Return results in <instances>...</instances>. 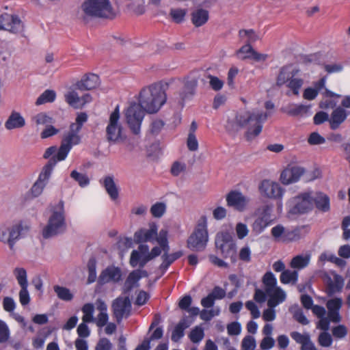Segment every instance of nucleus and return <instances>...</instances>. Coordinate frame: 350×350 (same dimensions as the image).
<instances>
[{"mask_svg":"<svg viewBox=\"0 0 350 350\" xmlns=\"http://www.w3.org/2000/svg\"><path fill=\"white\" fill-rule=\"evenodd\" d=\"M270 113L266 111L254 109L238 113L234 119L235 125L245 130V137L251 142L262 132L263 124Z\"/></svg>","mask_w":350,"mask_h":350,"instance_id":"1","label":"nucleus"},{"mask_svg":"<svg viewBox=\"0 0 350 350\" xmlns=\"http://www.w3.org/2000/svg\"><path fill=\"white\" fill-rule=\"evenodd\" d=\"M167 84L154 83L144 87L139 93L138 103L148 113H156L167 102Z\"/></svg>","mask_w":350,"mask_h":350,"instance_id":"2","label":"nucleus"},{"mask_svg":"<svg viewBox=\"0 0 350 350\" xmlns=\"http://www.w3.org/2000/svg\"><path fill=\"white\" fill-rule=\"evenodd\" d=\"M262 282L263 289L255 291L254 299L258 303H263L267 299V306H278L283 303L286 298L285 291L277 285V279L271 271L263 275Z\"/></svg>","mask_w":350,"mask_h":350,"instance_id":"3","label":"nucleus"},{"mask_svg":"<svg viewBox=\"0 0 350 350\" xmlns=\"http://www.w3.org/2000/svg\"><path fill=\"white\" fill-rule=\"evenodd\" d=\"M67 229L64 202L60 200L50 208V214L41 233L47 239L64 233Z\"/></svg>","mask_w":350,"mask_h":350,"instance_id":"4","label":"nucleus"},{"mask_svg":"<svg viewBox=\"0 0 350 350\" xmlns=\"http://www.w3.org/2000/svg\"><path fill=\"white\" fill-rule=\"evenodd\" d=\"M81 16L112 19L116 12L110 0H85L81 5Z\"/></svg>","mask_w":350,"mask_h":350,"instance_id":"5","label":"nucleus"},{"mask_svg":"<svg viewBox=\"0 0 350 350\" xmlns=\"http://www.w3.org/2000/svg\"><path fill=\"white\" fill-rule=\"evenodd\" d=\"M208 240L207 219L202 216L199 219L193 232L189 237L187 246L191 250L200 251L206 247Z\"/></svg>","mask_w":350,"mask_h":350,"instance_id":"6","label":"nucleus"},{"mask_svg":"<svg viewBox=\"0 0 350 350\" xmlns=\"http://www.w3.org/2000/svg\"><path fill=\"white\" fill-rule=\"evenodd\" d=\"M298 72L299 70L292 66L283 67L278 75L277 85L282 86L286 84L295 95H298L304 83L302 79L296 77Z\"/></svg>","mask_w":350,"mask_h":350,"instance_id":"7","label":"nucleus"},{"mask_svg":"<svg viewBox=\"0 0 350 350\" xmlns=\"http://www.w3.org/2000/svg\"><path fill=\"white\" fill-rule=\"evenodd\" d=\"M120 118V107L119 105H117L113 111L110 114L106 127V137L110 142H120L125 138L124 129Z\"/></svg>","mask_w":350,"mask_h":350,"instance_id":"8","label":"nucleus"},{"mask_svg":"<svg viewBox=\"0 0 350 350\" xmlns=\"http://www.w3.org/2000/svg\"><path fill=\"white\" fill-rule=\"evenodd\" d=\"M314 205L312 191H306L291 198L287 206L289 214L305 213L312 210Z\"/></svg>","mask_w":350,"mask_h":350,"instance_id":"9","label":"nucleus"},{"mask_svg":"<svg viewBox=\"0 0 350 350\" xmlns=\"http://www.w3.org/2000/svg\"><path fill=\"white\" fill-rule=\"evenodd\" d=\"M258 190L260 195L266 198L280 200L278 202V209L282 210V199L284 196L285 189L278 182L265 179L258 185Z\"/></svg>","mask_w":350,"mask_h":350,"instance_id":"10","label":"nucleus"},{"mask_svg":"<svg viewBox=\"0 0 350 350\" xmlns=\"http://www.w3.org/2000/svg\"><path fill=\"white\" fill-rule=\"evenodd\" d=\"M146 111L143 109L138 103H133L125 109L124 116L126 122L131 131L137 135L140 133L141 125L145 116Z\"/></svg>","mask_w":350,"mask_h":350,"instance_id":"11","label":"nucleus"},{"mask_svg":"<svg viewBox=\"0 0 350 350\" xmlns=\"http://www.w3.org/2000/svg\"><path fill=\"white\" fill-rule=\"evenodd\" d=\"M27 229L22 222H17L12 225H2L0 226V242L8 244L10 249L13 250L14 245L18 241L22 232Z\"/></svg>","mask_w":350,"mask_h":350,"instance_id":"12","label":"nucleus"},{"mask_svg":"<svg viewBox=\"0 0 350 350\" xmlns=\"http://www.w3.org/2000/svg\"><path fill=\"white\" fill-rule=\"evenodd\" d=\"M167 235V230L165 229H161L159 231V234L157 238V243L162 247L163 251L164 252V254L161 257L163 262L160 265V269L163 272H165L173 262L183 255V252L182 251H178L170 254H168L170 246L168 244Z\"/></svg>","mask_w":350,"mask_h":350,"instance_id":"13","label":"nucleus"},{"mask_svg":"<svg viewBox=\"0 0 350 350\" xmlns=\"http://www.w3.org/2000/svg\"><path fill=\"white\" fill-rule=\"evenodd\" d=\"M215 246L224 258H232L237 252V244L229 231L219 232L215 237Z\"/></svg>","mask_w":350,"mask_h":350,"instance_id":"14","label":"nucleus"},{"mask_svg":"<svg viewBox=\"0 0 350 350\" xmlns=\"http://www.w3.org/2000/svg\"><path fill=\"white\" fill-rule=\"evenodd\" d=\"M55 165L56 161L54 159L49 160L42 167L37 180L31 188L30 191L32 196L36 198L42 193L44 189L49 183Z\"/></svg>","mask_w":350,"mask_h":350,"instance_id":"15","label":"nucleus"},{"mask_svg":"<svg viewBox=\"0 0 350 350\" xmlns=\"http://www.w3.org/2000/svg\"><path fill=\"white\" fill-rule=\"evenodd\" d=\"M13 273L18 282L21 289L18 293L19 301L23 306L28 305L30 302V295L28 291V281L27 271L24 268L16 267Z\"/></svg>","mask_w":350,"mask_h":350,"instance_id":"16","label":"nucleus"},{"mask_svg":"<svg viewBox=\"0 0 350 350\" xmlns=\"http://www.w3.org/2000/svg\"><path fill=\"white\" fill-rule=\"evenodd\" d=\"M270 232L272 237L277 242L287 243L300 239L299 232L297 229L289 230L282 224L274 226Z\"/></svg>","mask_w":350,"mask_h":350,"instance_id":"17","label":"nucleus"},{"mask_svg":"<svg viewBox=\"0 0 350 350\" xmlns=\"http://www.w3.org/2000/svg\"><path fill=\"white\" fill-rule=\"evenodd\" d=\"M159 234L158 226L154 222H150L147 227L142 228L135 232L134 240L139 243L144 242H157Z\"/></svg>","mask_w":350,"mask_h":350,"instance_id":"18","label":"nucleus"},{"mask_svg":"<svg viewBox=\"0 0 350 350\" xmlns=\"http://www.w3.org/2000/svg\"><path fill=\"white\" fill-rule=\"evenodd\" d=\"M6 30L14 33H21L23 23L16 15L8 13L0 15V30Z\"/></svg>","mask_w":350,"mask_h":350,"instance_id":"19","label":"nucleus"},{"mask_svg":"<svg viewBox=\"0 0 350 350\" xmlns=\"http://www.w3.org/2000/svg\"><path fill=\"white\" fill-rule=\"evenodd\" d=\"M113 314L118 322L127 318L131 313V304L128 297H119L112 304Z\"/></svg>","mask_w":350,"mask_h":350,"instance_id":"20","label":"nucleus"},{"mask_svg":"<svg viewBox=\"0 0 350 350\" xmlns=\"http://www.w3.org/2000/svg\"><path fill=\"white\" fill-rule=\"evenodd\" d=\"M122 272L120 267L110 265L103 269L98 276V281L100 284H116L122 280Z\"/></svg>","mask_w":350,"mask_h":350,"instance_id":"21","label":"nucleus"},{"mask_svg":"<svg viewBox=\"0 0 350 350\" xmlns=\"http://www.w3.org/2000/svg\"><path fill=\"white\" fill-rule=\"evenodd\" d=\"M150 261L149 247L145 244L139 245L137 250H133L130 257V265L132 267L139 266L143 268Z\"/></svg>","mask_w":350,"mask_h":350,"instance_id":"22","label":"nucleus"},{"mask_svg":"<svg viewBox=\"0 0 350 350\" xmlns=\"http://www.w3.org/2000/svg\"><path fill=\"white\" fill-rule=\"evenodd\" d=\"M226 202L228 206L233 207L239 211H243L250 202V198L239 191H232L227 195Z\"/></svg>","mask_w":350,"mask_h":350,"instance_id":"23","label":"nucleus"},{"mask_svg":"<svg viewBox=\"0 0 350 350\" xmlns=\"http://www.w3.org/2000/svg\"><path fill=\"white\" fill-rule=\"evenodd\" d=\"M304 172V168L300 166L288 167L281 173L280 180L284 185L296 183L300 179Z\"/></svg>","mask_w":350,"mask_h":350,"instance_id":"24","label":"nucleus"},{"mask_svg":"<svg viewBox=\"0 0 350 350\" xmlns=\"http://www.w3.org/2000/svg\"><path fill=\"white\" fill-rule=\"evenodd\" d=\"M342 304V299L339 297L331 299L327 301L326 306L328 310V317L331 321L338 323L341 320L340 309Z\"/></svg>","mask_w":350,"mask_h":350,"instance_id":"25","label":"nucleus"},{"mask_svg":"<svg viewBox=\"0 0 350 350\" xmlns=\"http://www.w3.org/2000/svg\"><path fill=\"white\" fill-rule=\"evenodd\" d=\"M26 122L22 114L16 111H12L5 122V128L8 131L20 129L25 126Z\"/></svg>","mask_w":350,"mask_h":350,"instance_id":"26","label":"nucleus"},{"mask_svg":"<svg viewBox=\"0 0 350 350\" xmlns=\"http://www.w3.org/2000/svg\"><path fill=\"white\" fill-rule=\"evenodd\" d=\"M100 83L99 77L95 74L85 75L75 84V88L79 90H89L96 88Z\"/></svg>","mask_w":350,"mask_h":350,"instance_id":"27","label":"nucleus"},{"mask_svg":"<svg viewBox=\"0 0 350 350\" xmlns=\"http://www.w3.org/2000/svg\"><path fill=\"white\" fill-rule=\"evenodd\" d=\"M291 336L297 343L301 345V350H317L308 333L292 332Z\"/></svg>","mask_w":350,"mask_h":350,"instance_id":"28","label":"nucleus"},{"mask_svg":"<svg viewBox=\"0 0 350 350\" xmlns=\"http://www.w3.org/2000/svg\"><path fill=\"white\" fill-rule=\"evenodd\" d=\"M148 276L147 271L143 269H135L131 271L124 282V289L126 291H131L138 285L139 280Z\"/></svg>","mask_w":350,"mask_h":350,"instance_id":"29","label":"nucleus"},{"mask_svg":"<svg viewBox=\"0 0 350 350\" xmlns=\"http://www.w3.org/2000/svg\"><path fill=\"white\" fill-rule=\"evenodd\" d=\"M183 84L182 91L180 92V98L181 101L184 102L185 100L191 98L195 92V90L198 85V81L196 79H185L183 81H178Z\"/></svg>","mask_w":350,"mask_h":350,"instance_id":"30","label":"nucleus"},{"mask_svg":"<svg viewBox=\"0 0 350 350\" xmlns=\"http://www.w3.org/2000/svg\"><path fill=\"white\" fill-rule=\"evenodd\" d=\"M347 113L345 109L338 107L336 108L329 119V123L332 129H336L340 124H342L347 117Z\"/></svg>","mask_w":350,"mask_h":350,"instance_id":"31","label":"nucleus"},{"mask_svg":"<svg viewBox=\"0 0 350 350\" xmlns=\"http://www.w3.org/2000/svg\"><path fill=\"white\" fill-rule=\"evenodd\" d=\"M327 284L328 293L332 295L341 291L344 286V279L340 275L334 273L333 279L327 277Z\"/></svg>","mask_w":350,"mask_h":350,"instance_id":"32","label":"nucleus"},{"mask_svg":"<svg viewBox=\"0 0 350 350\" xmlns=\"http://www.w3.org/2000/svg\"><path fill=\"white\" fill-rule=\"evenodd\" d=\"M102 184L104 186L107 194L109 196L112 200H116L118 199L119 192L113 176H105L103 180Z\"/></svg>","mask_w":350,"mask_h":350,"instance_id":"33","label":"nucleus"},{"mask_svg":"<svg viewBox=\"0 0 350 350\" xmlns=\"http://www.w3.org/2000/svg\"><path fill=\"white\" fill-rule=\"evenodd\" d=\"M310 258L311 255L308 253L297 255L292 258L290 266L295 269H303L309 265Z\"/></svg>","mask_w":350,"mask_h":350,"instance_id":"34","label":"nucleus"},{"mask_svg":"<svg viewBox=\"0 0 350 350\" xmlns=\"http://www.w3.org/2000/svg\"><path fill=\"white\" fill-rule=\"evenodd\" d=\"M79 133V131L70 127L69 131L64 135L62 143L72 148L73 146L79 144L81 142Z\"/></svg>","mask_w":350,"mask_h":350,"instance_id":"35","label":"nucleus"},{"mask_svg":"<svg viewBox=\"0 0 350 350\" xmlns=\"http://www.w3.org/2000/svg\"><path fill=\"white\" fill-rule=\"evenodd\" d=\"M208 12L204 9H197L191 15V21L193 25L198 27L204 25L208 20Z\"/></svg>","mask_w":350,"mask_h":350,"instance_id":"36","label":"nucleus"},{"mask_svg":"<svg viewBox=\"0 0 350 350\" xmlns=\"http://www.w3.org/2000/svg\"><path fill=\"white\" fill-rule=\"evenodd\" d=\"M53 291L58 299L64 301H71L74 298L73 293L67 287L58 284L54 285Z\"/></svg>","mask_w":350,"mask_h":350,"instance_id":"37","label":"nucleus"},{"mask_svg":"<svg viewBox=\"0 0 350 350\" xmlns=\"http://www.w3.org/2000/svg\"><path fill=\"white\" fill-rule=\"evenodd\" d=\"M314 202L317 208L323 212H327L330 208L329 198L324 193H317L316 196H314Z\"/></svg>","mask_w":350,"mask_h":350,"instance_id":"38","label":"nucleus"},{"mask_svg":"<svg viewBox=\"0 0 350 350\" xmlns=\"http://www.w3.org/2000/svg\"><path fill=\"white\" fill-rule=\"evenodd\" d=\"M290 116H308L310 115V106L304 105H291L286 111Z\"/></svg>","mask_w":350,"mask_h":350,"instance_id":"39","label":"nucleus"},{"mask_svg":"<svg viewBox=\"0 0 350 350\" xmlns=\"http://www.w3.org/2000/svg\"><path fill=\"white\" fill-rule=\"evenodd\" d=\"M273 209V205L272 204H264L256 210V215L273 223L274 219L272 218Z\"/></svg>","mask_w":350,"mask_h":350,"instance_id":"40","label":"nucleus"},{"mask_svg":"<svg viewBox=\"0 0 350 350\" xmlns=\"http://www.w3.org/2000/svg\"><path fill=\"white\" fill-rule=\"evenodd\" d=\"M272 224V222L257 216L252 224V231L255 234H259Z\"/></svg>","mask_w":350,"mask_h":350,"instance_id":"41","label":"nucleus"},{"mask_svg":"<svg viewBox=\"0 0 350 350\" xmlns=\"http://www.w3.org/2000/svg\"><path fill=\"white\" fill-rule=\"evenodd\" d=\"M83 312L82 321L85 323L94 322L95 318L94 317V306L93 304L88 303L83 306L81 308Z\"/></svg>","mask_w":350,"mask_h":350,"instance_id":"42","label":"nucleus"},{"mask_svg":"<svg viewBox=\"0 0 350 350\" xmlns=\"http://www.w3.org/2000/svg\"><path fill=\"white\" fill-rule=\"evenodd\" d=\"M185 320L180 321L174 328L172 333V340L174 342L178 341L184 336V331L188 327Z\"/></svg>","mask_w":350,"mask_h":350,"instance_id":"43","label":"nucleus"},{"mask_svg":"<svg viewBox=\"0 0 350 350\" xmlns=\"http://www.w3.org/2000/svg\"><path fill=\"white\" fill-rule=\"evenodd\" d=\"M298 279V272L295 270H284L280 275V281L283 284H295Z\"/></svg>","mask_w":350,"mask_h":350,"instance_id":"44","label":"nucleus"},{"mask_svg":"<svg viewBox=\"0 0 350 350\" xmlns=\"http://www.w3.org/2000/svg\"><path fill=\"white\" fill-rule=\"evenodd\" d=\"M70 177L82 188L86 187L90 185V178L85 174L80 173L77 170H72L70 173Z\"/></svg>","mask_w":350,"mask_h":350,"instance_id":"45","label":"nucleus"},{"mask_svg":"<svg viewBox=\"0 0 350 350\" xmlns=\"http://www.w3.org/2000/svg\"><path fill=\"white\" fill-rule=\"evenodd\" d=\"M66 101L71 107L75 109L81 108V104H80V97L75 90H70L65 94Z\"/></svg>","mask_w":350,"mask_h":350,"instance_id":"46","label":"nucleus"},{"mask_svg":"<svg viewBox=\"0 0 350 350\" xmlns=\"http://www.w3.org/2000/svg\"><path fill=\"white\" fill-rule=\"evenodd\" d=\"M56 93L54 90H45L36 100L37 105H43L47 103H52L55 100Z\"/></svg>","mask_w":350,"mask_h":350,"instance_id":"47","label":"nucleus"},{"mask_svg":"<svg viewBox=\"0 0 350 350\" xmlns=\"http://www.w3.org/2000/svg\"><path fill=\"white\" fill-rule=\"evenodd\" d=\"M32 121L36 125H46L53 123V119L49 116L46 113L41 112L32 117Z\"/></svg>","mask_w":350,"mask_h":350,"instance_id":"48","label":"nucleus"},{"mask_svg":"<svg viewBox=\"0 0 350 350\" xmlns=\"http://www.w3.org/2000/svg\"><path fill=\"white\" fill-rule=\"evenodd\" d=\"M12 52L11 45L5 41L0 40V60L6 61L9 59Z\"/></svg>","mask_w":350,"mask_h":350,"instance_id":"49","label":"nucleus"},{"mask_svg":"<svg viewBox=\"0 0 350 350\" xmlns=\"http://www.w3.org/2000/svg\"><path fill=\"white\" fill-rule=\"evenodd\" d=\"M204 329L200 326H196L190 332L189 338L193 343H199L204 338Z\"/></svg>","mask_w":350,"mask_h":350,"instance_id":"50","label":"nucleus"},{"mask_svg":"<svg viewBox=\"0 0 350 350\" xmlns=\"http://www.w3.org/2000/svg\"><path fill=\"white\" fill-rule=\"evenodd\" d=\"M88 283L91 284L96 281L97 275H96V262L95 259L90 258L88 262Z\"/></svg>","mask_w":350,"mask_h":350,"instance_id":"51","label":"nucleus"},{"mask_svg":"<svg viewBox=\"0 0 350 350\" xmlns=\"http://www.w3.org/2000/svg\"><path fill=\"white\" fill-rule=\"evenodd\" d=\"M166 211V204L163 202H157L150 208V213L153 217L160 218Z\"/></svg>","mask_w":350,"mask_h":350,"instance_id":"52","label":"nucleus"},{"mask_svg":"<svg viewBox=\"0 0 350 350\" xmlns=\"http://www.w3.org/2000/svg\"><path fill=\"white\" fill-rule=\"evenodd\" d=\"M187 165L185 162L176 161H174L171 167V174L174 176H178L186 171Z\"/></svg>","mask_w":350,"mask_h":350,"instance_id":"53","label":"nucleus"},{"mask_svg":"<svg viewBox=\"0 0 350 350\" xmlns=\"http://www.w3.org/2000/svg\"><path fill=\"white\" fill-rule=\"evenodd\" d=\"M71 148L69 146H67L66 145L62 143L60 147L58 149L57 154L51 158L50 160H55L56 163L57 161H64L67 157L69 152L70 151Z\"/></svg>","mask_w":350,"mask_h":350,"instance_id":"54","label":"nucleus"},{"mask_svg":"<svg viewBox=\"0 0 350 350\" xmlns=\"http://www.w3.org/2000/svg\"><path fill=\"white\" fill-rule=\"evenodd\" d=\"M220 314V308L215 307L211 310H202L200 312V319L205 321H210L213 317Z\"/></svg>","mask_w":350,"mask_h":350,"instance_id":"55","label":"nucleus"},{"mask_svg":"<svg viewBox=\"0 0 350 350\" xmlns=\"http://www.w3.org/2000/svg\"><path fill=\"white\" fill-rule=\"evenodd\" d=\"M88 115L85 112L79 113L76 117L75 122L72 123L70 127L76 129L77 131H81L83 125L88 121Z\"/></svg>","mask_w":350,"mask_h":350,"instance_id":"56","label":"nucleus"},{"mask_svg":"<svg viewBox=\"0 0 350 350\" xmlns=\"http://www.w3.org/2000/svg\"><path fill=\"white\" fill-rule=\"evenodd\" d=\"M170 14L175 23H180L184 21L186 11L184 9L174 8L170 10Z\"/></svg>","mask_w":350,"mask_h":350,"instance_id":"57","label":"nucleus"},{"mask_svg":"<svg viewBox=\"0 0 350 350\" xmlns=\"http://www.w3.org/2000/svg\"><path fill=\"white\" fill-rule=\"evenodd\" d=\"M10 336V331L8 325L0 319V344L8 340Z\"/></svg>","mask_w":350,"mask_h":350,"instance_id":"58","label":"nucleus"},{"mask_svg":"<svg viewBox=\"0 0 350 350\" xmlns=\"http://www.w3.org/2000/svg\"><path fill=\"white\" fill-rule=\"evenodd\" d=\"M256 347V340L252 336H246L241 342L242 350H254Z\"/></svg>","mask_w":350,"mask_h":350,"instance_id":"59","label":"nucleus"},{"mask_svg":"<svg viewBox=\"0 0 350 350\" xmlns=\"http://www.w3.org/2000/svg\"><path fill=\"white\" fill-rule=\"evenodd\" d=\"M235 231L237 236L239 239H243L249 233L247 226L242 222H239L236 224Z\"/></svg>","mask_w":350,"mask_h":350,"instance_id":"60","label":"nucleus"},{"mask_svg":"<svg viewBox=\"0 0 350 350\" xmlns=\"http://www.w3.org/2000/svg\"><path fill=\"white\" fill-rule=\"evenodd\" d=\"M3 309L10 313H13L16 307V303L14 299L11 297H5L3 299Z\"/></svg>","mask_w":350,"mask_h":350,"instance_id":"61","label":"nucleus"},{"mask_svg":"<svg viewBox=\"0 0 350 350\" xmlns=\"http://www.w3.org/2000/svg\"><path fill=\"white\" fill-rule=\"evenodd\" d=\"M333 342L331 335L327 332H323L319 336V343L323 347H329L332 345Z\"/></svg>","mask_w":350,"mask_h":350,"instance_id":"62","label":"nucleus"},{"mask_svg":"<svg viewBox=\"0 0 350 350\" xmlns=\"http://www.w3.org/2000/svg\"><path fill=\"white\" fill-rule=\"evenodd\" d=\"M276 306H268V308L262 312V317L265 321H273L276 318Z\"/></svg>","mask_w":350,"mask_h":350,"instance_id":"63","label":"nucleus"},{"mask_svg":"<svg viewBox=\"0 0 350 350\" xmlns=\"http://www.w3.org/2000/svg\"><path fill=\"white\" fill-rule=\"evenodd\" d=\"M112 344L110 340L106 338H100L96 347L95 350H111Z\"/></svg>","mask_w":350,"mask_h":350,"instance_id":"64","label":"nucleus"}]
</instances>
